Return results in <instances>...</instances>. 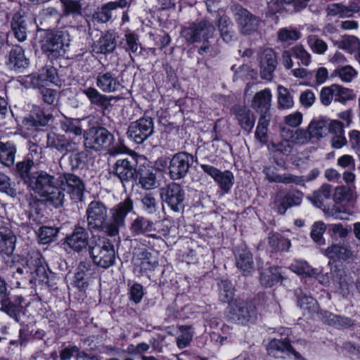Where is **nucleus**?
I'll list each match as a JSON object with an SVG mask.
<instances>
[{"mask_svg":"<svg viewBox=\"0 0 360 360\" xmlns=\"http://www.w3.org/2000/svg\"><path fill=\"white\" fill-rule=\"evenodd\" d=\"M309 132L311 139H319L328 133L334 134L331 143L333 148H338L337 129L338 121L331 120L328 123L327 120L323 119H314L311 121L308 127Z\"/></svg>","mask_w":360,"mask_h":360,"instance_id":"obj_13","label":"nucleus"},{"mask_svg":"<svg viewBox=\"0 0 360 360\" xmlns=\"http://www.w3.org/2000/svg\"><path fill=\"white\" fill-rule=\"evenodd\" d=\"M33 165V161L30 159L18 162L16 165L17 172L26 185H27L31 180L32 173H30V171Z\"/></svg>","mask_w":360,"mask_h":360,"instance_id":"obj_48","label":"nucleus"},{"mask_svg":"<svg viewBox=\"0 0 360 360\" xmlns=\"http://www.w3.org/2000/svg\"><path fill=\"white\" fill-rule=\"evenodd\" d=\"M215 27L212 22L206 20L195 22L189 26L183 27L181 31V36L187 43L193 44L200 42L207 39H212Z\"/></svg>","mask_w":360,"mask_h":360,"instance_id":"obj_3","label":"nucleus"},{"mask_svg":"<svg viewBox=\"0 0 360 360\" xmlns=\"http://www.w3.org/2000/svg\"><path fill=\"white\" fill-rule=\"evenodd\" d=\"M346 59L339 54V78L343 82H350L357 75V71L351 65H342Z\"/></svg>","mask_w":360,"mask_h":360,"instance_id":"obj_43","label":"nucleus"},{"mask_svg":"<svg viewBox=\"0 0 360 360\" xmlns=\"http://www.w3.org/2000/svg\"><path fill=\"white\" fill-rule=\"evenodd\" d=\"M24 299L18 296L14 302L10 300L8 294L1 302L0 309L13 318L16 322H20V315L24 314L22 304Z\"/></svg>","mask_w":360,"mask_h":360,"instance_id":"obj_23","label":"nucleus"},{"mask_svg":"<svg viewBox=\"0 0 360 360\" xmlns=\"http://www.w3.org/2000/svg\"><path fill=\"white\" fill-rule=\"evenodd\" d=\"M231 112L235 115L240 127L250 132L254 127L255 119L250 110L240 105H236L232 108Z\"/></svg>","mask_w":360,"mask_h":360,"instance_id":"obj_28","label":"nucleus"},{"mask_svg":"<svg viewBox=\"0 0 360 360\" xmlns=\"http://www.w3.org/2000/svg\"><path fill=\"white\" fill-rule=\"evenodd\" d=\"M96 84L97 87L104 93H113L122 87L117 77L105 68L97 73Z\"/></svg>","mask_w":360,"mask_h":360,"instance_id":"obj_18","label":"nucleus"},{"mask_svg":"<svg viewBox=\"0 0 360 360\" xmlns=\"http://www.w3.org/2000/svg\"><path fill=\"white\" fill-rule=\"evenodd\" d=\"M275 183H281L284 184H295L304 185V177L302 176H297L290 173L280 174L275 179Z\"/></svg>","mask_w":360,"mask_h":360,"instance_id":"obj_51","label":"nucleus"},{"mask_svg":"<svg viewBox=\"0 0 360 360\" xmlns=\"http://www.w3.org/2000/svg\"><path fill=\"white\" fill-rule=\"evenodd\" d=\"M194 162L193 155L187 152L174 154L169 161V175L173 180L183 179L188 174Z\"/></svg>","mask_w":360,"mask_h":360,"instance_id":"obj_8","label":"nucleus"},{"mask_svg":"<svg viewBox=\"0 0 360 360\" xmlns=\"http://www.w3.org/2000/svg\"><path fill=\"white\" fill-rule=\"evenodd\" d=\"M30 265L32 269V274L30 277L28 278V281L30 283L44 284L50 285V274L51 271H49L46 265L44 264L42 261L39 258H30Z\"/></svg>","mask_w":360,"mask_h":360,"instance_id":"obj_20","label":"nucleus"},{"mask_svg":"<svg viewBox=\"0 0 360 360\" xmlns=\"http://www.w3.org/2000/svg\"><path fill=\"white\" fill-rule=\"evenodd\" d=\"M295 295L297 297V304L301 309L308 312H314L317 310L318 303L313 297L302 294L301 290H295Z\"/></svg>","mask_w":360,"mask_h":360,"instance_id":"obj_42","label":"nucleus"},{"mask_svg":"<svg viewBox=\"0 0 360 360\" xmlns=\"http://www.w3.org/2000/svg\"><path fill=\"white\" fill-rule=\"evenodd\" d=\"M200 167L204 172L214 179L224 193L229 192L234 181V176L231 172L229 170L221 172L212 165L205 164L201 165Z\"/></svg>","mask_w":360,"mask_h":360,"instance_id":"obj_17","label":"nucleus"},{"mask_svg":"<svg viewBox=\"0 0 360 360\" xmlns=\"http://www.w3.org/2000/svg\"><path fill=\"white\" fill-rule=\"evenodd\" d=\"M303 197V193L299 190L289 191L279 202L274 201L278 213L284 214L288 208L300 205Z\"/></svg>","mask_w":360,"mask_h":360,"instance_id":"obj_25","label":"nucleus"},{"mask_svg":"<svg viewBox=\"0 0 360 360\" xmlns=\"http://www.w3.org/2000/svg\"><path fill=\"white\" fill-rule=\"evenodd\" d=\"M154 131V123L151 117H142L131 122L127 134L135 143L140 144L150 136Z\"/></svg>","mask_w":360,"mask_h":360,"instance_id":"obj_12","label":"nucleus"},{"mask_svg":"<svg viewBox=\"0 0 360 360\" xmlns=\"http://www.w3.org/2000/svg\"><path fill=\"white\" fill-rule=\"evenodd\" d=\"M141 202L143 205L144 210L149 214H153L157 210V201L155 197L151 193L146 194Z\"/></svg>","mask_w":360,"mask_h":360,"instance_id":"obj_61","label":"nucleus"},{"mask_svg":"<svg viewBox=\"0 0 360 360\" xmlns=\"http://www.w3.org/2000/svg\"><path fill=\"white\" fill-rule=\"evenodd\" d=\"M58 230L51 226H42L39 230V239L41 243L47 244L56 238Z\"/></svg>","mask_w":360,"mask_h":360,"instance_id":"obj_50","label":"nucleus"},{"mask_svg":"<svg viewBox=\"0 0 360 360\" xmlns=\"http://www.w3.org/2000/svg\"><path fill=\"white\" fill-rule=\"evenodd\" d=\"M58 184V177L51 175L44 170L32 173L31 180L27 185L34 193L40 197L49 191L54 185Z\"/></svg>","mask_w":360,"mask_h":360,"instance_id":"obj_14","label":"nucleus"},{"mask_svg":"<svg viewBox=\"0 0 360 360\" xmlns=\"http://www.w3.org/2000/svg\"><path fill=\"white\" fill-rule=\"evenodd\" d=\"M293 56L299 59L304 65H308L311 61L310 54L301 45H297L292 49Z\"/></svg>","mask_w":360,"mask_h":360,"instance_id":"obj_58","label":"nucleus"},{"mask_svg":"<svg viewBox=\"0 0 360 360\" xmlns=\"http://www.w3.org/2000/svg\"><path fill=\"white\" fill-rule=\"evenodd\" d=\"M353 207V192L349 186L339 187V213L352 214Z\"/></svg>","mask_w":360,"mask_h":360,"instance_id":"obj_32","label":"nucleus"},{"mask_svg":"<svg viewBox=\"0 0 360 360\" xmlns=\"http://www.w3.org/2000/svg\"><path fill=\"white\" fill-rule=\"evenodd\" d=\"M16 236L13 231L8 227L2 226L0 227V254L11 256L16 243Z\"/></svg>","mask_w":360,"mask_h":360,"instance_id":"obj_26","label":"nucleus"},{"mask_svg":"<svg viewBox=\"0 0 360 360\" xmlns=\"http://www.w3.org/2000/svg\"><path fill=\"white\" fill-rule=\"evenodd\" d=\"M126 49L133 53H137L141 44L139 43V37L136 34L129 32L125 34Z\"/></svg>","mask_w":360,"mask_h":360,"instance_id":"obj_60","label":"nucleus"},{"mask_svg":"<svg viewBox=\"0 0 360 360\" xmlns=\"http://www.w3.org/2000/svg\"><path fill=\"white\" fill-rule=\"evenodd\" d=\"M189 329L190 327L187 326H179V330L181 332V335L176 339V345L179 348L186 347L192 340L193 334L189 331Z\"/></svg>","mask_w":360,"mask_h":360,"instance_id":"obj_53","label":"nucleus"},{"mask_svg":"<svg viewBox=\"0 0 360 360\" xmlns=\"http://www.w3.org/2000/svg\"><path fill=\"white\" fill-rule=\"evenodd\" d=\"M219 297L221 302L224 303H231L234 296V288L232 283L227 280H221L219 283Z\"/></svg>","mask_w":360,"mask_h":360,"instance_id":"obj_45","label":"nucleus"},{"mask_svg":"<svg viewBox=\"0 0 360 360\" xmlns=\"http://www.w3.org/2000/svg\"><path fill=\"white\" fill-rule=\"evenodd\" d=\"M338 90V85L333 84L330 86L323 87L320 94V99L324 105H328L331 103L334 93Z\"/></svg>","mask_w":360,"mask_h":360,"instance_id":"obj_59","label":"nucleus"},{"mask_svg":"<svg viewBox=\"0 0 360 360\" xmlns=\"http://www.w3.org/2000/svg\"><path fill=\"white\" fill-rule=\"evenodd\" d=\"M281 280L280 268L277 266L267 268L260 274V283L265 287H271Z\"/></svg>","mask_w":360,"mask_h":360,"instance_id":"obj_34","label":"nucleus"},{"mask_svg":"<svg viewBox=\"0 0 360 360\" xmlns=\"http://www.w3.org/2000/svg\"><path fill=\"white\" fill-rule=\"evenodd\" d=\"M51 117V114H46L39 107L35 106L29 115L24 118L22 124L26 129H30L34 127L45 126Z\"/></svg>","mask_w":360,"mask_h":360,"instance_id":"obj_27","label":"nucleus"},{"mask_svg":"<svg viewBox=\"0 0 360 360\" xmlns=\"http://www.w3.org/2000/svg\"><path fill=\"white\" fill-rule=\"evenodd\" d=\"M269 244L274 252L288 251L290 247V241L278 233H269Z\"/></svg>","mask_w":360,"mask_h":360,"instance_id":"obj_39","label":"nucleus"},{"mask_svg":"<svg viewBox=\"0 0 360 360\" xmlns=\"http://www.w3.org/2000/svg\"><path fill=\"white\" fill-rule=\"evenodd\" d=\"M359 46V39L354 35H343L339 39V49L350 54L356 51Z\"/></svg>","mask_w":360,"mask_h":360,"instance_id":"obj_44","label":"nucleus"},{"mask_svg":"<svg viewBox=\"0 0 360 360\" xmlns=\"http://www.w3.org/2000/svg\"><path fill=\"white\" fill-rule=\"evenodd\" d=\"M58 184L72 200H82L85 186L79 176L70 173H64L58 176Z\"/></svg>","mask_w":360,"mask_h":360,"instance_id":"obj_11","label":"nucleus"},{"mask_svg":"<svg viewBox=\"0 0 360 360\" xmlns=\"http://www.w3.org/2000/svg\"><path fill=\"white\" fill-rule=\"evenodd\" d=\"M136 165L127 158L117 160L110 168L109 174L117 177L122 184L135 179Z\"/></svg>","mask_w":360,"mask_h":360,"instance_id":"obj_15","label":"nucleus"},{"mask_svg":"<svg viewBox=\"0 0 360 360\" xmlns=\"http://www.w3.org/2000/svg\"><path fill=\"white\" fill-rule=\"evenodd\" d=\"M272 94L269 89H265L255 94L251 106L257 112L266 117L271 105Z\"/></svg>","mask_w":360,"mask_h":360,"instance_id":"obj_24","label":"nucleus"},{"mask_svg":"<svg viewBox=\"0 0 360 360\" xmlns=\"http://www.w3.org/2000/svg\"><path fill=\"white\" fill-rule=\"evenodd\" d=\"M116 47L115 37L112 33L107 32L101 37L96 46L97 53L106 54L111 53Z\"/></svg>","mask_w":360,"mask_h":360,"instance_id":"obj_41","label":"nucleus"},{"mask_svg":"<svg viewBox=\"0 0 360 360\" xmlns=\"http://www.w3.org/2000/svg\"><path fill=\"white\" fill-rule=\"evenodd\" d=\"M11 29L15 37L19 41H24L27 38V25L22 15L15 13L11 22Z\"/></svg>","mask_w":360,"mask_h":360,"instance_id":"obj_37","label":"nucleus"},{"mask_svg":"<svg viewBox=\"0 0 360 360\" xmlns=\"http://www.w3.org/2000/svg\"><path fill=\"white\" fill-rule=\"evenodd\" d=\"M359 11L360 6L355 2H351L348 6L339 4V17L340 18L352 17L354 13Z\"/></svg>","mask_w":360,"mask_h":360,"instance_id":"obj_56","label":"nucleus"},{"mask_svg":"<svg viewBox=\"0 0 360 360\" xmlns=\"http://www.w3.org/2000/svg\"><path fill=\"white\" fill-rule=\"evenodd\" d=\"M290 269L292 271L300 275L314 276L319 274L317 269L311 268L307 262L292 264Z\"/></svg>","mask_w":360,"mask_h":360,"instance_id":"obj_54","label":"nucleus"},{"mask_svg":"<svg viewBox=\"0 0 360 360\" xmlns=\"http://www.w3.org/2000/svg\"><path fill=\"white\" fill-rule=\"evenodd\" d=\"M283 136L286 139H289L290 143L295 145H304L310 141L311 137L308 129H297L295 130L283 129Z\"/></svg>","mask_w":360,"mask_h":360,"instance_id":"obj_33","label":"nucleus"},{"mask_svg":"<svg viewBox=\"0 0 360 360\" xmlns=\"http://www.w3.org/2000/svg\"><path fill=\"white\" fill-rule=\"evenodd\" d=\"M308 42L314 52L322 54L327 49V44L324 41L320 39L316 38L314 36L309 37Z\"/></svg>","mask_w":360,"mask_h":360,"instance_id":"obj_63","label":"nucleus"},{"mask_svg":"<svg viewBox=\"0 0 360 360\" xmlns=\"http://www.w3.org/2000/svg\"><path fill=\"white\" fill-rule=\"evenodd\" d=\"M278 90V105L281 109H289L294 105V101L289 90L279 85L277 88Z\"/></svg>","mask_w":360,"mask_h":360,"instance_id":"obj_46","label":"nucleus"},{"mask_svg":"<svg viewBox=\"0 0 360 360\" xmlns=\"http://www.w3.org/2000/svg\"><path fill=\"white\" fill-rule=\"evenodd\" d=\"M277 63L276 53L271 49H265L260 56L259 73L261 77L271 81Z\"/></svg>","mask_w":360,"mask_h":360,"instance_id":"obj_19","label":"nucleus"},{"mask_svg":"<svg viewBox=\"0 0 360 360\" xmlns=\"http://www.w3.org/2000/svg\"><path fill=\"white\" fill-rule=\"evenodd\" d=\"M16 153V146L11 142L0 141V162L6 167L13 165Z\"/></svg>","mask_w":360,"mask_h":360,"instance_id":"obj_36","label":"nucleus"},{"mask_svg":"<svg viewBox=\"0 0 360 360\" xmlns=\"http://www.w3.org/2000/svg\"><path fill=\"white\" fill-rule=\"evenodd\" d=\"M46 146L63 154L75 153L78 150V145L68 139L65 135L50 132L46 134Z\"/></svg>","mask_w":360,"mask_h":360,"instance_id":"obj_16","label":"nucleus"},{"mask_svg":"<svg viewBox=\"0 0 360 360\" xmlns=\"http://www.w3.org/2000/svg\"><path fill=\"white\" fill-rule=\"evenodd\" d=\"M62 32H47L41 40V49L51 60L63 56L69 46Z\"/></svg>","mask_w":360,"mask_h":360,"instance_id":"obj_5","label":"nucleus"},{"mask_svg":"<svg viewBox=\"0 0 360 360\" xmlns=\"http://www.w3.org/2000/svg\"><path fill=\"white\" fill-rule=\"evenodd\" d=\"M84 145L86 148L101 150L110 146L113 136L106 129L93 127L84 134Z\"/></svg>","mask_w":360,"mask_h":360,"instance_id":"obj_7","label":"nucleus"},{"mask_svg":"<svg viewBox=\"0 0 360 360\" xmlns=\"http://www.w3.org/2000/svg\"><path fill=\"white\" fill-rule=\"evenodd\" d=\"M63 16H79L82 15V4L78 0H60Z\"/></svg>","mask_w":360,"mask_h":360,"instance_id":"obj_40","label":"nucleus"},{"mask_svg":"<svg viewBox=\"0 0 360 360\" xmlns=\"http://www.w3.org/2000/svg\"><path fill=\"white\" fill-rule=\"evenodd\" d=\"M326 230L325 224L323 222H316L311 231V237L312 239L319 244H322V235Z\"/></svg>","mask_w":360,"mask_h":360,"instance_id":"obj_64","label":"nucleus"},{"mask_svg":"<svg viewBox=\"0 0 360 360\" xmlns=\"http://www.w3.org/2000/svg\"><path fill=\"white\" fill-rule=\"evenodd\" d=\"M112 11H113V9L108 2L97 8L92 15V19L98 22L105 23L111 19Z\"/></svg>","mask_w":360,"mask_h":360,"instance_id":"obj_49","label":"nucleus"},{"mask_svg":"<svg viewBox=\"0 0 360 360\" xmlns=\"http://www.w3.org/2000/svg\"><path fill=\"white\" fill-rule=\"evenodd\" d=\"M333 186L328 184H323L318 190L315 191L308 199L317 207L322 208L325 214L328 217H334L338 213L335 193L333 195V204L331 207L326 205L324 201L330 199Z\"/></svg>","mask_w":360,"mask_h":360,"instance_id":"obj_10","label":"nucleus"},{"mask_svg":"<svg viewBox=\"0 0 360 360\" xmlns=\"http://www.w3.org/2000/svg\"><path fill=\"white\" fill-rule=\"evenodd\" d=\"M160 198L173 211L179 212L184 207L185 192L182 186L172 182L160 189Z\"/></svg>","mask_w":360,"mask_h":360,"instance_id":"obj_9","label":"nucleus"},{"mask_svg":"<svg viewBox=\"0 0 360 360\" xmlns=\"http://www.w3.org/2000/svg\"><path fill=\"white\" fill-rule=\"evenodd\" d=\"M310 0H285L289 13H297L307 7Z\"/></svg>","mask_w":360,"mask_h":360,"instance_id":"obj_62","label":"nucleus"},{"mask_svg":"<svg viewBox=\"0 0 360 360\" xmlns=\"http://www.w3.org/2000/svg\"><path fill=\"white\" fill-rule=\"evenodd\" d=\"M89 252L94 264L101 268L108 269L115 264V248L108 238L93 237L90 241Z\"/></svg>","mask_w":360,"mask_h":360,"instance_id":"obj_2","label":"nucleus"},{"mask_svg":"<svg viewBox=\"0 0 360 360\" xmlns=\"http://www.w3.org/2000/svg\"><path fill=\"white\" fill-rule=\"evenodd\" d=\"M269 347L273 349L281 352H288L293 354L296 357L299 356V353L295 351L291 346L289 340L285 339L283 340H273L269 343Z\"/></svg>","mask_w":360,"mask_h":360,"instance_id":"obj_52","label":"nucleus"},{"mask_svg":"<svg viewBox=\"0 0 360 360\" xmlns=\"http://www.w3.org/2000/svg\"><path fill=\"white\" fill-rule=\"evenodd\" d=\"M8 65L12 70L25 69L29 65V59L25 56L24 50L20 46H13L8 56Z\"/></svg>","mask_w":360,"mask_h":360,"instance_id":"obj_30","label":"nucleus"},{"mask_svg":"<svg viewBox=\"0 0 360 360\" xmlns=\"http://www.w3.org/2000/svg\"><path fill=\"white\" fill-rule=\"evenodd\" d=\"M231 10L238 29L243 34L250 35L257 31L260 24L258 16L238 4L231 6Z\"/></svg>","mask_w":360,"mask_h":360,"instance_id":"obj_4","label":"nucleus"},{"mask_svg":"<svg viewBox=\"0 0 360 360\" xmlns=\"http://www.w3.org/2000/svg\"><path fill=\"white\" fill-rule=\"evenodd\" d=\"M0 191L11 197L16 195V190L12 186L11 179L1 172H0Z\"/></svg>","mask_w":360,"mask_h":360,"instance_id":"obj_55","label":"nucleus"},{"mask_svg":"<svg viewBox=\"0 0 360 360\" xmlns=\"http://www.w3.org/2000/svg\"><path fill=\"white\" fill-rule=\"evenodd\" d=\"M134 209V202L126 198L110 210V219L107 221L108 209L100 201L91 202L86 211L89 231H102L109 236H116L120 229L125 226L127 215Z\"/></svg>","mask_w":360,"mask_h":360,"instance_id":"obj_1","label":"nucleus"},{"mask_svg":"<svg viewBox=\"0 0 360 360\" xmlns=\"http://www.w3.org/2000/svg\"><path fill=\"white\" fill-rule=\"evenodd\" d=\"M82 93L89 98L92 105L98 106L102 109L103 115H105L106 111H109L112 108V101L118 100L117 97L102 94L94 87L84 89L82 90Z\"/></svg>","mask_w":360,"mask_h":360,"instance_id":"obj_22","label":"nucleus"},{"mask_svg":"<svg viewBox=\"0 0 360 360\" xmlns=\"http://www.w3.org/2000/svg\"><path fill=\"white\" fill-rule=\"evenodd\" d=\"M201 46L198 49V53L202 56L214 57L219 53V50L214 42V37L212 39H207L204 41H200Z\"/></svg>","mask_w":360,"mask_h":360,"instance_id":"obj_47","label":"nucleus"},{"mask_svg":"<svg viewBox=\"0 0 360 360\" xmlns=\"http://www.w3.org/2000/svg\"><path fill=\"white\" fill-rule=\"evenodd\" d=\"M325 255L328 258V264L330 266L331 271L338 272V246L332 245L325 250Z\"/></svg>","mask_w":360,"mask_h":360,"instance_id":"obj_57","label":"nucleus"},{"mask_svg":"<svg viewBox=\"0 0 360 360\" xmlns=\"http://www.w3.org/2000/svg\"><path fill=\"white\" fill-rule=\"evenodd\" d=\"M66 244L74 251L81 252L89 248V234L79 224L75 226L72 233L65 238Z\"/></svg>","mask_w":360,"mask_h":360,"instance_id":"obj_21","label":"nucleus"},{"mask_svg":"<svg viewBox=\"0 0 360 360\" xmlns=\"http://www.w3.org/2000/svg\"><path fill=\"white\" fill-rule=\"evenodd\" d=\"M41 197L55 207H60L63 206L65 202L64 191H63L60 186V187H58L57 185H54L53 188L46 192V193Z\"/></svg>","mask_w":360,"mask_h":360,"instance_id":"obj_38","label":"nucleus"},{"mask_svg":"<svg viewBox=\"0 0 360 360\" xmlns=\"http://www.w3.org/2000/svg\"><path fill=\"white\" fill-rule=\"evenodd\" d=\"M236 262L237 267L245 274L254 271V262L252 255L245 247L238 248L236 252Z\"/></svg>","mask_w":360,"mask_h":360,"instance_id":"obj_29","label":"nucleus"},{"mask_svg":"<svg viewBox=\"0 0 360 360\" xmlns=\"http://www.w3.org/2000/svg\"><path fill=\"white\" fill-rule=\"evenodd\" d=\"M135 178H138L139 184L144 189L150 190L157 186L155 174L150 169L140 168L137 171Z\"/></svg>","mask_w":360,"mask_h":360,"instance_id":"obj_35","label":"nucleus"},{"mask_svg":"<svg viewBox=\"0 0 360 360\" xmlns=\"http://www.w3.org/2000/svg\"><path fill=\"white\" fill-rule=\"evenodd\" d=\"M226 316L234 323L245 324L256 316V307L251 302L236 299L229 304Z\"/></svg>","mask_w":360,"mask_h":360,"instance_id":"obj_6","label":"nucleus"},{"mask_svg":"<svg viewBox=\"0 0 360 360\" xmlns=\"http://www.w3.org/2000/svg\"><path fill=\"white\" fill-rule=\"evenodd\" d=\"M154 226L155 224L153 221L143 216H138L130 223L129 231L134 237L146 235L156 231Z\"/></svg>","mask_w":360,"mask_h":360,"instance_id":"obj_31","label":"nucleus"}]
</instances>
